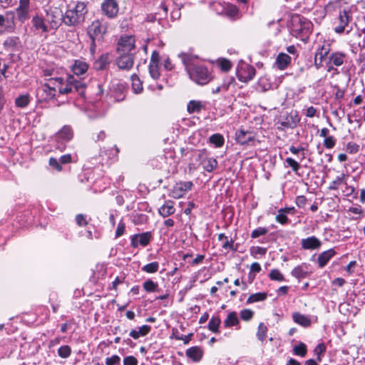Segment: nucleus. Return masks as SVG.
<instances>
[{"instance_id":"obj_1","label":"nucleus","mask_w":365,"mask_h":365,"mask_svg":"<svg viewBox=\"0 0 365 365\" xmlns=\"http://www.w3.org/2000/svg\"><path fill=\"white\" fill-rule=\"evenodd\" d=\"M179 57L184 64L190 78L195 83L205 86L213 79L212 71L207 66L194 63L197 56L182 53L179 55Z\"/></svg>"},{"instance_id":"obj_2","label":"nucleus","mask_w":365,"mask_h":365,"mask_svg":"<svg viewBox=\"0 0 365 365\" xmlns=\"http://www.w3.org/2000/svg\"><path fill=\"white\" fill-rule=\"evenodd\" d=\"M57 83L56 90L58 89L61 94H68L76 91L81 96L84 95L86 84L76 79L73 76L70 75L66 79L58 78Z\"/></svg>"},{"instance_id":"obj_3","label":"nucleus","mask_w":365,"mask_h":365,"mask_svg":"<svg viewBox=\"0 0 365 365\" xmlns=\"http://www.w3.org/2000/svg\"><path fill=\"white\" fill-rule=\"evenodd\" d=\"M86 13V5L83 2L78 1L73 6H68L64 15L63 22L67 26L77 25L83 21Z\"/></svg>"},{"instance_id":"obj_4","label":"nucleus","mask_w":365,"mask_h":365,"mask_svg":"<svg viewBox=\"0 0 365 365\" xmlns=\"http://www.w3.org/2000/svg\"><path fill=\"white\" fill-rule=\"evenodd\" d=\"M88 34L91 39V50L93 52L96 47L95 40H101L106 33V26L97 19L88 27Z\"/></svg>"},{"instance_id":"obj_5","label":"nucleus","mask_w":365,"mask_h":365,"mask_svg":"<svg viewBox=\"0 0 365 365\" xmlns=\"http://www.w3.org/2000/svg\"><path fill=\"white\" fill-rule=\"evenodd\" d=\"M135 49V39L133 35H123L121 36L117 43L116 51L117 53H133Z\"/></svg>"},{"instance_id":"obj_6","label":"nucleus","mask_w":365,"mask_h":365,"mask_svg":"<svg viewBox=\"0 0 365 365\" xmlns=\"http://www.w3.org/2000/svg\"><path fill=\"white\" fill-rule=\"evenodd\" d=\"M63 11L57 7H51L46 13V21L53 29H56L63 21Z\"/></svg>"},{"instance_id":"obj_7","label":"nucleus","mask_w":365,"mask_h":365,"mask_svg":"<svg viewBox=\"0 0 365 365\" xmlns=\"http://www.w3.org/2000/svg\"><path fill=\"white\" fill-rule=\"evenodd\" d=\"M56 86L50 84H42L36 90V97L38 101H48L56 96Z\"/></svg>"},{"instance_id":"obj_8","label":"nucleus","mask_w":365,"mask_h":365,"mask_svg":"<svg viewBox=\"0 0 365 365\" xmlns=\"http://www.w3.org/2000/svg\"><path fill=\"white\" fill-rule=\"evenodd\" d=\"M119 56L115 60V64L119 69L130 70L134 64L135 53H118Z\"/></svg>"},{"instance_id":"obj_9","label":"nucleus","mask_w":365,"mask_h":365,"mask_svg":"<svg viewBox=\"0 0 365 365\" xmlns=\"http://www.w3.org/2000/svg\"><path fill=\"white\" fill-rule=\"evenodd\" d=\"M101 11L103 14L109 19L116 17L119 11L117 1L104 0L101 4Z\"/></svg>"},{"instance_id":"obj_10","label":"nucleus","mask_w":365,"mask_h":365,"mask_svg":"<svg viewBox=\"0 0 365 365\" xmlns=\"http://www.w3.org/2000/svg\"><path fill=\"white\" fill-rule=\"evenodd\" d=\"M29 4L30 0H19V5L16 9L17 19L22 23L30 18Z\"/></svg>"},{"instance_id":"obj_11","label":"nucleus","mask_w":365,"mask_h":365,"mask_svg":"<svg viewBox=\"0 0 365 365\" xmlns=\"http://www.w3.org/2000/svg\"><path fill=\"white\" fill-rule=\"evenodd\" d=\"M15 14L13 11H7L5 15L0 14V26H5V30L12 32L15 29Z\"/></svg>"},{"instance_id":"obj_12","label":"nucleus","mask_w":365,"mask_h":365,"mask_svg":"<svg viewBox=\"0 0 365 365\" xmlns=\"http://www.w3.org/2000/svg\"><path fill=\"white\" fill-rule=\"evenodd\" d=\"M351 16L349 14V11L347 10L340 11L339 14V25L336 26L334 31L337 34H342L345 31L346 26H348L349 23L351 20Z\"/></svg>"},{"instance_id":"obj_13","label":"nucleus","mask_w":365,"mask_h":365,"mask_svg":"<svg viewBox=\"0 0 365 365\" xmlns=\"http://www.w3.org/2000/svg\"><path fill=\"white\" fill-rule=\"evenodd\" d=\"M300 118L296 110L291 111L287 115L284 120L280 123L281 125L287 128H294L299 123Z\"/></svg>"},{"instance_id":"obj_14","label":"nucleus","mask_w":365,"mask_h":365,"mask_svg":"<svg viewBox=\"0 0 365 365\" xmlns=\"http://www.w3.org/2000/svg\"><path fill=\"white\" fill-rule=\"evenodd\" d=\"M255 72L253 66H245L238 71L237 76L240 81L246 83L254 78Z\"/></svg>"},{"instance_id":"obj_15","label":"nucleus","mask_w":365,"mask_h":365,"mask_svg":"<svg viewBox=\"0 0 365 365\" xmlns=\"http://www.w3.org/2000/svg\"><path fill=\"white\" fill-rule=\"evenodd\" d=\"M302 247L304 250H316L321 247V241L315 236L302 239L301 241Z\"/></svg>"},{"instance_id":"obj_16","label":"nucleus","mask_w":365,"mask_h":365,"mask_svg":"<svg viewBox=\"0 0 365 365\" xmlns=\"http://www.w3.org/2000/svg\"><path fill=\"white\" fill-rule=\"evenodd\" d=\"M150 237L151 235L150 232H144L134 235L132 239L131 245L133 247H137L138 245L145 247L148 245Z\"/></svg>"},{"instance_id":"obj_17","label":"nucleus","mask_w":365,"mask_h":365,"mask_svg":"<svg viewBox=\"0 0 365 365\" xmlns=\"http://www.w3.org/2000/svg\"><path fill=\"white\" fill-rule=\"evenodd\" d=\"M175 212L174 207V202L172 200H167L158 209L160 215L163 217H167Z\"/></svg>"},{"instance_id":"obj_18","label":"nucleus","mask_w":365,"mask_h":365,"mask_svg":"<svg viewBox=\"0 0 365 365\" xmlns=\"http://www.w3.org/2000/svg\"><path fill=\"white\" fill-rule=\"evenodd\" d=\"M329 48L328 46L322 45L316 52L314 58V64L317 68H319L322 63L324 58L328 55Z\"/></svg>"},{"instance_id":"obj_19","label":"nucleus","mask_w":365,"mask_h":365,"mask_svg":"<svg viewBox=\"0 0 365 365\" xmlns=\"http://www.w3.org/2000/svg\"><path fill=\"white\" fill-rule=\"evenodd\" d=\"M336 254V252L333 249H329L327 251L322 252L317 259L319 267H324L327 262L333 257Z\"/></svg>"},{"instance_id":"obj_20","label":"nucleus","mask_w":365,"mask_h":365,"mask_svg":"<svg viewBox=\"0 0 365 365\" xmlns=\"http://www.w3.org/2000/svg\"><path fill=\"white\" fill-rule=\"evenodd\" d=\"M186 355L187 357L191 359L192 361L197 362L199 361L203 355L202 350L198 346H192L187 349Z\"/></svg>"},{"instance_id":"obj_21","label":"nucleus","mask_w":365,"mask_h":365,"mask_svg":"<svg viewBox=\"0 0 365 365\" xmlns=\"http://www.w3.org/2000/svg\"><path fill=\"white\" fill-rule=\"evenodd\" d=\"M253 139L254 137L251 132L240 130L236 133V140L241 145L247 144Z\"/></svg>"},{"instance_id":"obj_22","label":"nucleus","mask_w":365,"mask_h":365,"mask_svg":"<svg viewBox=\"0 0 365 365\" xmlns=\"http://www.w3.org/2000/svg\"><path fill=\"white\" fill-rule=\"evenodd\" d=\"M291 63V57L284 53H280L276 59L277 68L280 70L285 69Z\"/></svg>"},{"instance_id":"obj_23","label":"nucleus","mask_w":365,"mask_h":365,"mask_svg":"<svg viewBox=\"0 0 365 365\" xmlns=\"http://www.w3.org/2000/svg\"><path fill=\"white\" fill-rule=\"evenodd\" d=\"M88 68V65L86 62L81 60H76L72 66V70L76 76H80L85 73Z\"/></svg>"},{"instance_id":"obj_24","label":"nucleus","mask_w":365,"mask_h":365,"mask_svg":"<svg viewBox=\"0 0 365 365\" xmlns=\"http://www.w3.org/2000/svg\"><path fill=\"white\" fill-rule=\"evenodd\" d=\"M110 63V55L105 53L101 55L94 63V68L98 71L106 69Z\"/></svg>"},{"instance_id":"obj_25","label":"nucleus","mask_w":365,"mask_h":365,"mask_svg":"<svg viewBox=\"0 0 365 365\" xmlns=\"http://www.w3.org/2000/svg\"><path fill=\"white\" fill-rule=\"evenodd\" d=\"M151 327L148 325H143L138 328V329H133L130 331L129 335L134 339H138L140 336L147 335L150 331Z\"/></svg>"},{"instance_id":"obj_26","label":"nucleus","mask_w":365,"mask_h":365,"mask_svg":"<svg viewBox=\"0 0 365 365\" xmlns=\"http://www.w3.org/2000/svg\"><path fill=\"white\" fill-rule=\"evenodd\" d=\"M225 12L226 15L230 18L240 19L242 16L239 9L234 4H227L225 7Z\"/></svg>"},{"instance_id":"obj_27","label":"nucleus","mask_w":365,"mask_h":365,"mask_svg":"<svg viewBox=\"0 0 365 365\" xmlns=\"http://www.w3.org/2000/svg\"><path fill=\"white\" fill-rule=\"evenodd\" d=\"M345 57L344 53L336 52L331 53L329 58L330 63L334 66H340L344 63Z\"/></svg>"},{"instance_id":"obj_28","label":"nucleus","mask_w":365,"mask_h":365,"mask_svg":"<svg viewBox=\"0 0 365 365\" xmlns=\"http://www.w3.org/2000/svg\"><path fill=\"white\" fill-rule=\"evenodd\" d=\"M292 318L296 323L304 327H307L311 324L310 319L305 315L301 314L299 313H294L292 315Z\"/></svg>"},{"instance_id":"obj_29","label":"nucleus","mask_w":365,"mask_h":365,"mask_svg":"<svg viewBox=\"0 0 365 365\" xmlns=\"http://www.w3.org/2000/svg\"><path fill=\"white\" fill-rule=\"evenodd\" d=\"M192 187V182L190 181L180 182L177 183L173 190V193H176L180 191L185 194V192L190 190Z\"/></svg>"},{"instance_id":"obj_30","label":"nucleus","mask_w":365,"mask_h":365,"mask_svg":"<svg viewBox=\"0 0 365 365\" xmlns=\"http://www.w3.org/2000/svg\"><path fill=\"white\" fill-rule=\"evenodd\" d=\"M202 165L206 171L212 172L216 168L217 162L213 158H205L202 160Z\"/></svg>"},{"instance_id":"obj_31","label":"nucleus","mask_w":365,"mask_h":365,"mask_svg":"<svg viewBox=\"0 0 365 365\" xmlns=\"http://www.w3.org/2000/svg\"><path fill=\"white\" fill-rule=\"evenodd\" d=\"M204 108V106L200 101H190L187 107V110L190 113H200V110Z\"/></svg>"},{"instance_id":"obj_32","label":"nucleus","mask_w":365,"mask_h":365,"mask_svg":"<svg viewBox=\"0 0 365 365\" xmlns=\"http://www.w3.org/2000/svg\"><path fill=\"white\" fill-rule=\"evenodd\" d=\"M304 268H307V266L304 264L294 267L292 271V276L297 279L306 277L308 274V272L304 269Z\"/></svg>"},{"instance_id":"obj_33","label":"nucleus","mask_w":365,"mask_h":365,"mask_svg":"<svg viewBox=\"0 0 365 365\" xmlns=\"http://www.w3.org/2000/svg\"><path fill=\"white\" fill-rule=\"evenodd\" d=\"M32 23L36 29H41L43 32H48V27L41 17L38 16H34L32 19Z\"/></svg>"},{"instance_id":"obj_34","label":"nucleus","mask_w":365,"mask_h":365,"mask_svg":"<svg viewBox=\"0 0 365 365\" xmlns=\"http://www.w3.org/2000/svg\"><path fill=\"white\" fill-rule=\"evenodd\" d=\"M73 137L71 129L68 126H64L58 133L57 138L66 141L70 140Z\"/></svg>"},{"instance_id":"obj_35","label":"nucleus","mask_w":365,"mask_h":365,"mask_svg":"<svg viewBox=\"0 0 365 365\" xmlns=\"http://www.w3.org/2000/svg\"><path fill=\"white\" fill-rule=\"evenodd\" d=\"M239 323L236 312H230L228 314L227 319L224 322V324L226 327H230L235 326Z\"/></svg>"},{"instance_id":"obj_36","label":"nucleus","mask_w":365,"mask_h":365,"mask_svg":"<svg viewBox=\"0 0 365 365\" xmlns=\"http://www.w3.org/2000/svg\"><path fill=\"white\" fill-rule=\"evenodd\" d=\"M267 293L265 292H258L255 294H251L247 299V302L248 304H252L257 302L264 301L267 298Z\"/></svg>"},{"instance_id":"obj_37","label":"nucleus","mask_w":365,"mask_h":365,"mask_svg":"<svg viewBox=\"0 0 365 365\" xmlns=\"http://www.w3.org/2000/svg\"><path fill=\"white\" fill-rule=\"evenodd\" d=\"M30 102V96L29 94L19 96L16 98L15 103L19 108H25Z\"/></svg>"},{"instance_id":"obj_38","label":"nucleus","mask_w":365,"mask_h":365,"mask_svg":"<svg viewBox=\"0 0 365 365\" xmlns=\"http://www.w3.org/2000/svg\"><path fill=\"white\" fill-rule=\"evenodd\" d=\"M221 323L220 319L219 317H212L208 324V329L214 332H219V327Z\"/></svg>"},{"instance_id":"obj_39","label":"nucleus","mask_w":365,"mask_h":365,"mask_svg":"<svg viewBox=\"0 0 365 365\" xmlns=\"http://www.w3.org/2000/svg\"><path fill=\"white\" fill-rule=\"evenodd\" d=\"M132 86L136 93L142 91L143 86L138 76L135 74L131 76Z\"/></svg>"},{"instance_id":"obj_40","label":"nucleus","mask_w":365,"mask_h":365,"mask_svg":"<svg viewBox=\"0 0 365 365\" xmlns=\"http://www.w3.org/2000/svg\"><path fill=\"white\" fill-rule=\"evenodd\" d=\"M346 175L342 173L340 176H338L330 184L329 189L331 190H336L339 188V185L344 182L346 178Z\"/></svg>"},{"instance_id":"obj_41","label":"nucleus","mask_w":365,"mask_h":365,"mask_svg":"<svg viewBox=\"0 0 365 365\" xmlns=\"http://www.w3.org/2000/svg\"><path fill=\"white\" fill-rule=\"evenodd\" d=\"M217 64L222 71H228L232 67L231 62L226 58H220L217 61Z\"/></svg>"},{"instance_id":"obj_42","label":"nucleus","mask_w":365,"mask_h":365,"mask_svg":"<svg viewBox=\"0 0 365 365\" xmlns=\"http://www.w3.org/2000/svg\"><path fill=\"white\" fill-rule=\"evenodd\" d=\"M210 142L219 148L223 145L224 138L220 134H213L210 137Z\"/></svg>"},{"instance_id":"obj_43","label":"nucleus","mask_w":365,"mask_h":365,"mask_svg":"<svg viewBox=\"0 0 365 365\" xmlns=\"http://www.w3.org/2000/svg\"><path fill=\"white\" fill-rule=\"evenodd\" d=\"M159 264L158 262H153L145 264L142 267V270L147 273H155L158 270Z\"/></svg>"},{"instance_id":"obj_44","label":"nucleus","mask_w":365,"mask_h":365,"mask_svg":"<svg viewBox=\"0 0 365 365\" xmlns=\"http://www.w3.org/2000/svg\"><path fill=\"white\" fill-rule=\"evenodd\" d=\"M307 351V346L304 343H299L293 349V352L295 355H298L302 357L306 356Z\"/></svg>"},{"instance_id":"obj_45","label":"nucleus","mask_w":365,"mask_h":365,"mask_svg":"<svg viewBox=\"0 0 365 365\" xmlns=\"http://www.w3.org/2000/svg\"><path fill=\"white\" fill-rule=\"evenodd\" d=\"M267 328L264 323H260L258 326L257 336L259 340L263 341L267 336Z\"/></svg>"},{"instance_id":"obj_46","label":"nucleus","mask_w":365,"mask_h":365,"mask_svg":"<svg viewBox=\"0 0 365 365\" xmlns=\"http://www.w3.org/2000/svg\"><path fill=\"white\" fill-rule=\"evenodd\" d=\"M149 72L153 78L158 79L160 77L158 64L150 63Z\"/></svg>"},{"instance_id":"obj_47","label":"nucleus","mask_w":365,"mask_h":365,"mask_svg":"<svg viewBox=\"0 0 365 365\" xmlns=\"http://www.w3.org/2000/svg\"><path fill=\"white\" fill-rule=\"evenodd\" d=\"M143 287L146 292H152L157 289L158 284L151 279H148L143 283Z\"/></svg>"},{"instance_id":"obj_48","label":"nucleus","mask_w":365,"mask_h":365,"mask_svg":"<svg viewBox=\"0 0 365 365\" xmlns=\"http://www.w3.org/2000/svg\"><path fill=\"white\" fill-rule=\"evenodd\" d=\"M269 276L274 281L282 282L284 279L283 274L277 269H272Z\"/></svg>"},{"instance_id":"obj_49","label":"nucleus","mask_w":365,"mask_h":365,"mask_svg":"<svg viewBox=\"0 0 365 365\" xmlns=\"http://www.w3.org/2000/svg\"><path fill=\"white\" fill-rule=\"evenodd\" d=\"M71 349L68 345L62 346L58 349V355L63 359L68 358L71 355Z\"/></svg>"},{"instance_id":"obj_50","label":"nucleus","mask_w":365,"mask_h":365,"mask_svg":"<svg viewBox=\"0 0 365 365\" xmlns=\"http://www.w3.org/2000/svg\"><path fill=\"white\" fill-rule=\"evenodd\" d=\"M346 152H348L351 154L356 153L359 150V145L355 143L349 142L346 144Z\"/></svg>"},{"instance_id":"obj_51","label":"nucleus","mask_w":365,"mask_h":365,"mask_svg":"<svg viewBox=\"0 0 365 365\" xmlns=\"http://www.w3.org/2000/svg\"><path fill=\"white\" fill-rule=\"evenodd\" d=\"M323 144L325 148L331 149L335 146L336 139L333 136H328L324 138Z\"/></svg>"},{"instance_id":"obj_52","label":"nucleus","mask_w":365,"mask_h":365,"mask_svg":"<svg viewBox=\"0 0 365 365\" xmlns=\"http://www.w3.org/2000/svg\"><path fill=\"white\" fill-rule=\"evenodd\" d=\"M326 351V346L324 343L319 344L314 349V351L316 355H317V360L319 361H321L320 354L324 353Z\"/></svg>"},{"instance_id":"obj_53","label":"nucleus","mask_w":365,"mask_h":365,"mask_svg":"<svg viewBox=\"0 0 365 365\" xmlns=\"http://www.w3.org/2000/svg\"><path fill=\"white\" fill-rule=\"evenodd\" d=\"M267 232L268 230L265 227H258L257 229L252 231L251 237L252 238H257L259 237V236L267 234Z\"/></svg>"},{"instance_id":"obj_54","label":"nucleus","mask_w":365,"mask_h":365,"mask_svg":"<svg viewBox=\"0 0 365 365\" xmlns=\"http://www.w3.org/2000/svg\"><path fill=\"white\" fill-rule=\"evenodd\" d=\"M120 361V358L118 355H113L106 359V365H116L119 364Z\"/></svg>"},{"instance_id":"obj_55","label":"nucleus","mask_w":365,"mask_h":365,"mask_svg":"<svg viewBox=\"0 0 365 365\" xmlns=\"http://www.w3.org/2000/svg\"><path fill=\"white\" fill-rule=\"evenodd\" d=\"M286 163L292 168V170L294 172H297L300 168L299 164L292 158H287L286 159Z\"/></svg>"},{"instance_id":"obj_56","label":"nucleus","mask_w":365,"mask_h":365,"mask_svg":"<svg viewBox=\"0 0 365 365\" xmlns=\"http://www.w3.org/2000/svg\"><path fill=\"white\" fill-rule=\"evenodd\" d=\"M253 312L250 309H244L240 312V317L243 320L249 321L253 317Z\"/></svg>"},{"instance_id":"obj_57","label":"nucleus","mask_w":365,"mask_h":365,"mask_svg":"<svg viewBox=\"0 0 365 365\" xmlns=\"http://www.w3.org/2000/svg\"><path fill=\"white\" fill-rule=\"evenodd\" d=\"M267 252V249L261 247H253L251 249V254L254 256L257 255H264Z\"/></svg>"},{"instance_id":"obj_58","label":"nucleus","mask_w":365,"mask_h":365,"mask_svg":"<svg viewBox=\"0 0 365 365\" xmlns=\"http://www.w3.org/2000/svg\"><path fill=\"white\" fill-rule=\"evenodd\" d=\"M138 360L133 356H128L124 358L123 365H137Z\"/></svg>"},{"instance_id":"obj_59","label":"nucleus","mask_w":365,"mask_h":365,"mask_svg":"<svg viewBox=\"0 0 365 365\" xmlns=\"http://www.w3.org/2000/svg\"><path fill=\"white\" fill-rule=\"evenodd\" d=\"M60 163H61L55 158H51L49 159V165L58 171H61L62 170V166Z\"/></svg>"},{"instance_id":"obj_60","label":"nucleus","mask_w":365,"mask_h":365,"mask_svg":"<svg viewBox=\"0 0 365 365\" xmlns=\"http://www.w3.org/2000/svg\"><path fill=\"white\" fill-rule=\"evenodd\" d=\"M125 225L123 222H120L118 223L116 231H115V237H119L123 235V233L125 232Z\"/></svg>"},{"instance_id":"obj_61","label":"nucleus","mask_w":365,"mask_h":365,"mask_svg":"<svg viewBox=\"0 0 365 365\" xmlns=\"http://www.w3.org/2000/svg\"><path fill=\"white\" fill-rule=\"evenodd\" d=\"M76 222L79 226H86L88 224L85 216L82 214H78L76 215Z\"/></svg>"},{"instance_id":"obj_62","label":"nucleus","mask_w":365,"mask_h":365,"mask_svg":"<svg viewBox=\"0 0 365 365\" xmlns=\"http://www.w3.org/2000/svg\"><path fill=\"white\" fill-rule=\"evenodd\" d=\"M232 80H230L227 83H224L220 86L217 87L212 91V93H218L221 90L227 91Z\"/></svg>"},{"instance_id":"obj_63","label":"nucleus","mask_w":365,"mask_h":365,"mask_svg":"<svg viewBox=\"0 0 365 365\" xmlns=\"http://www.w3.org/2000/svg\"><path fill=\"white\" fill-rule=\"evenodd\" d=\"M276 220L282 225L288 222V218L284 212H279V214L276 216Z\"/></svg>"},{"instance_id":"obj_64","label":"nucleus","mask_w":365,"mask_h":365,"mask_svg":"<svg viewBox=\"0 0 365 365\" xmlns=\"http://www.w3.org/2000/svg\"><path fill=\"white\" fill-rule=\"evenodd\" d=\"M106 138V133L104 131H99L98 133H93V140L96 142L97 141H99V140H103L104 138Z\"/></svg>"}]
</instances>
